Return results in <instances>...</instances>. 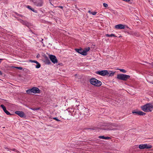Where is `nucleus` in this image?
I'll use <instances>...</instances> for the list:
<instances>
[{
	"mask_svg": "<svg viewBox=\"0 0 153 153\" xmlns=\"http://www.w3.org/2000/svg\"><path fill=\"white\" fill-rule=\"evenodd\" d=\"M141 109L144 112H151L153 110V105L151 103H147L141 106Z\"/></svg>",
	"mask_w": 153,
	"mask_h": 153,
	"instance_id": "obj_1",
	"label": "nucleus"
},
{
	"mask_svg": "<svg viewBox=\"0 0 153 153\" xmlns=\"http://www.w3.org/2000/svg\"><path fill=\"white\" fill-rule=\"evenodd\" d=\"M114 72H113L111 71H108L106 70L98 71L96 72V73L97 74L102 76L106 75L109 76H112L114 75Z\"/></svg>",
	"mask_w": 153,
	"mask_h": 153,
	"instance_id": "obj_2",
	"label": "nucleus"
},
{
	"mask_svg": "<svg viewBox=\"0 0 153 153\" xmlns=\"http://www.w3.org/2000/svg\"><path fill=\"white\" fill-rule=\"evenodd\" d=\"M90 82L92 85L97 87L100 86L102 84L100 81L94 78L91 79H90Z\"/></svg>",
	"mask_w": 153,
	"mask_h": 153,
	"instance_id": "obj_3",
	"label": "nucleus"
},
{
	"mask_svg": "<svg viewBox=\"0 0 153 153\" xmlns=\"http://www.w3.org/2000/svg\"><path fill=\"white\" fill-rule=\"evenodd\" d=\"M117 78L121 80H126L130 77V76L124 74H119L117 75Z\"/></svg>",
	"mask_w": 153,
	"mask_h": 153,
	"instance_id": "obj_4",
	"label": "nucleus"
},
{
	"mask_svg": "<svg viewBox=\"0 0 153 153\" xmlns=\"http://www.w3.org/2000/svg\"><path fill=\"white\" fill-rule=\"evenodd\" d=\"M33 1L35 5L37 7H41L43 4L42 0H33Z\"/></svg>",
	"mask_w": 153,
	"mask_h": 153,
	"instance_id": "obj_5",
	"label": "nucleus"
},
{
	"mask_svg": "<svg viewBox=\"0 0 153 153\" xmlns=\"http://www.w3.org/2000/svg\"><path fill=\"white\" fill-rule=\"evenodd\" d=\"M151 145L147 144H141L139 145V148L140 149H150L152 148Z\"/></svg>",
	"mask_w": 153,
	"mask_h": 153,
	"instance_id": "obj_6",
	"label": "nucleus"
},
{
	"mask_svg": "<svg viewBox=\"0 0 153 153\" xmlns=\"http://www.w3.org/2000/svg\"><path fill=\"white\" fill-rule=\"evenodd\" d=\"M49 57L51 62L54 64L57 63V60L55 56L53 55H50Z\"/></svg>",
	"mask_w": 153,
	"mask_h": 153,
	"instance_id": "obj_7",
	"label": "nucleus"
},
{
	"mask_svg": "<svg viewBox=\"0 0 153 153\" xmlns=\"http://www.w3.org/2000/svg\"><path fill=\"white\" fill-rule=\"evenodd\" d=\"M114 27L116 29H123L125 28V25L121 24H118L115 25Z\"/></svg>",
	"mask_w": 153,
	"mask_h": 153,
	"instance_id": "obj_8",
	"label": "nucleus"
},
{
	"mask_svg": "<svg viewBox=\"0 0 153 153\" xmlns=\"http://www.w3.org/2000/svg\"><path fill=\"white\" fill-rule=\"evenodd\" d=\"M31 90L32 93L34 94L38 93L39 92V90L37 88L33 87L31 89Z\"/></svg>",
	"mask_w": 153,
	"mask_h": 153,
	"instance_id": "obj_9",
	"label": "nucleus"
},
{
	"mask_svg": "<svg viewBox=\"0 0 153 153\" xmlns=\"http://www.w3.org/2000/svg\"><path fill=\"white\" fill-rule=\"evenodd\" d=\"M133 114H137L139 115H144L146 114V113L142 111H134L132 112Z\"/></svg>",
	"mask_w": 153,
	"mask_h": 153,
	"instance_id": "obj_10",
	"label": "nucleus"
},
{
	"mask_svg": "<svg viewBox=\"0 0 153 153\" xmlns=\"http://www.w3.org/2000/svg\"><path fill=\"white\" fill-rule=\"evenodd\" d=\"M16 114L18 115L21 117H23L24 115V113L22 111H17L15 112Z\"/></svg>",
	"mask_w": 153,
	"mask_h": 153,
	"instance_id": "obj_11",
	"label": "nucleus"
},
{
	"mask_svg": "<svg viewBox=\"0 0 153 153\" xmlns=\"http://www.w3.org/2000/svg\"><path fill=\"white\" fill-rule=\"evenodd\" d=\"M75 50L78 53L82 55H84V54H85V52H84L83 50L82 49H76Z\"/></svg>",
	"mask_w": 153,
	"mask_h": 153,
	"instance_id": "obj_12",
	"label": "nucleus"
},
{
	"mask_svg": "<svg viewBox=\"0 0 153 153\" xmlns=\"http://www.w3.org/2000/svg\"><path fill=\"white\" fill-rule=\"evenodd\" d=\"M98 138L100 139H102L105 140H108L110 139V137H105L104 136H100Z\"/></svg>",
	"mask_w": 153,
	"mask_h": 153,
	"instance_id": "obj_13",
	"label": "nucleus"
},
{
	"mask_svg": "<svg viewBox=\"0 0 153 153\" xmlns=\"http://www.w3.org/2000/svg\"><path fill=\"white\" fill-rule=\"evenodd\" d=\"M19 21L22 24L24 25H27L28 24V23L26 21H24L22 19H19Z\"/></svg>",
	"mask_w": 153,
	"mask_h": 153,
	"instance_id": "obj_14",
	"label": "nucleus"
},
{
	"mask_svg": "<svg viewBox=\"0 0 153 153\" xmlns=\"http://www.w3.org/2000/svg\"><path fill=\"white\" fill-rule=\"evenodd\" d=\"M90 49L89 47H88L85 48L84 50H83L84 52H85V54H84V55H86L87 54V53L88 51Z\"/></svg>",
	"mask_w": 153,
	"mask_h": 153,
	"instance_id": "obj_15",
	"label": "nucleus"
},
{
	"mask_svg": "<svg viewBox=\"0 0 153 153\" xmlns=\"http://www.w3.org/2000/svg\"><path fill=\"white\" fill-rule=\"evenodd\" d=\"M106 36L107 37H116V36L113 34H106Z\"/></svg>",
	"mask_w": 153,
	"mask_h": 153,
	"instance_id": "obj_16",
	"label": "nucleus"
},
{
	"mask_svg": "<svg viewBox=\"0 0 153 153\" xmlns=\"http://www.w3.org/2000/svg\"><path fill=\"white\" fill-rule=\"evenodd\" d=\"M5 149H6L8 151H10V152H11L10 150H12L13 151H14V152H19L16 149H10V150H9V149L7 148H6Z\"/></svg>",
	"mask_w": 153,
	"mask_h": 153,
	"instance_id": "obj_17",
	"label": "nucleus"
},
{
	"mask_svg": "<svg viewBox=\"0 0 153 153\" xmlns=\"http://www.w3.org/2000/svg\"><path fill=\"white\" fill-rule=\"evenodd\" d=\"M1 107L2 108L4 112H5L7 110L6 107L3 105H1Z\"/></svg>",
	"mask_w": 153,
	"mask_h": 153,
	"instance_id": "obj_18",
	"label": "nucleus"
},
{
	"mask_svg": "<svg viewBox=\"0 0 153 153\" xmlns=\"http://www.w3.org/2000/svg\"><path fill=\"white\" fill-rule=\"evenodd\" d=\"M37 65L36 66V68H40L41 65L38 62V63L36 64Z\"/></svg>",
	"mask_w": 153,
	"mask_h": 153,
	"instance_id": "obj_19",
	"label": "nucleus"
},
{
	"mask_svg": "<svg viewBox=\"0 0 153 153\" xmlns=\"http://www.w3.org/2000/svg\"><path fill=\"white\" fill-rule=\"evenodd\" d=\"M26 92L28 94H30L31 93H32V92L31 91V89L27 90L26 91Z\"/></svg>",
	"mask_w": 153,
	"mask_h": 153,
	"instance_id": "obj_20",
	"label": "nucleus"
},
{
	"mask_svg": "<svg viewBox=\"0 0 153 153\" xmlns=\"http://www.w3.org/2000/svg\"><path fill=\"white\" fill-rule=\"evenodd\" d=\"M119 70L121 72H122L123 73H126V71L123 69H119Z\"/></svg>",
	"mask_w": 153,
	"mask_h": 153,
	"instance_id": "obj_21",
	"label": "nucleus"
},
{
	"mask_svg": "<svg viewBox=\"0 0 153 153\" xmlns=\"http://www.w3.org/2000/svg\"><path fill=\"white\" fill-rule=\"evenodd\" d=\"M7 115H11V114L7 110H6L4 112Z\"/></svg>",
	"mask_w": 153,
	"mask_h": 153,
	"instance_id": "obj_22",
	"label": "nucleus"
},
{
	"mask_svg": "<svg viewBox=\"0 0 153 153\" xmlns=\"http://www.w3.org/2000/svg\"><path fill=\"white\" fill-rule=\"evenodd\" d=\"M69 110L71 109L70 110H69V112H71L74 111V109L73 108H69Z\"/></svg>",
	"mask_w": 153,
	"mask_h": 153,
	"instance_id": "obj_23",
	"label": "nucleus"
},
{
	"mask_svg": "<svg viewBox=\"0 0 153 153\" xmlns=\"http://www.w3.org/2000/svg\"><path fill=\"white\" fill-rule=\"evenodd\" d=\"M103 6L104 7H108V5L107 4L104 3H103Z\"/></svg>",
	"mask_w": 153,
	"mask_h": 153,
	"instance_id": "obj_24",
	"label": "nucleus"
},
{
	"mask_svg": "<svg viewBox=\"0 0 153 153\" xmlns=\"http://www.w3.org/2000/svg\"><path fill=\"white\" fill-rule=\"evenodd\" d=\"M26 7L28 9H29L30 10H32L31 9L32 8L30 6L27 5V6H26Z\"/></svg>",
	"mask_w": 153,
	"mask_h": 153,
	"instance_id": "obj_25",
	"label": "nucleus"
},
{
	"mask_svg": "<svg viewBox=\"0 0 153 153\" xmlns=\"http://www.w3.org/2000/svg\"><path fill=\"white\" fill-rule=\"evenodd\" d=\"M17 15L18 16H19L22 17L23 18H25V17L24 16H22V15L21 14H18V13L17 14Z\"/></svg>",
	"mask_w": 153,
	"mask_h": 153,
	"instance_id": "obj_26",
	"label": "nucleus"
},
{
	"mask_svg": "<svg viewBox=\"0 0 153 153\" xmlns=\"http://www.w3.org/2000/svg\"><path fill=\"white\" fill-rule=\"evenodd\" d=\"M14 68L20 70H22V68L21 67H14Z\"/></svg>",
	"mask_w": 153,
	"mask_h": 153,
	"instance_id": "obj_27",
	"label": "nucleus"
},
{
	"mask_svg": "<svg viewBox=\"0 0 153 153\" xmlns=\"http://www.w3.org/2000/svg\"><path fill=\"white\" fill-rule=\"evenodd\" d=\"M31 9V10L33 12L36 13H37V11L36 10H35L33 8H32Z\"/></svg>",
	"mask_w": 153,
	"mask_h": 153,
	"instance_id": "obj_28",
	"label": "nucleus"
},
{
	"mask_svg": "<svg viewBox=\"0 0 153 153\" xmlns=\"http://www.w3.org/2000/svg\"><path fill=\"white\" fill-rule=\"evenodd\" d=\"M97 13L95 12H92V13H91V14L93 15H95L97 14Z\"/></svg>",
	"mask_w": 153,
	"mask_h": 153,
	"instance_id": "obj_29",
	"label": "nucleus"
},
{
	"mask_svg": "<svg viewBox=\"0 0 153 153\" xmlns=\"http://www.w3.org/2000/svg\"><path fill=\"white\" fill-rule=\"evenodd\" d=\"M53 119H54L58 121H60L56 117L53 118Z\"/></svg>",
	"mask_w": 153,
	"mask_h": 153,
	"instance_id": "obj_30",
	"label": "nucleus"
},
{
	"mask_svg": "<svg viewBox=\"0 0 153 153\" xmlns=\"http://www.w3.org/2000/svg\"><path fill=\"white\" fill-rule=\"evenodd\" d=\"M31 62H32L36 63V64L38 63V62H37V61H35V60H32V61H31Z\"/></svg>",
	"mask_w": 153,
	"mask_h": 153,
	"instance_id": "obj_31",
	"label": "nucleus"
},
{
	"mask_svg": "<svg viewBox=\"0 0 153 153\" xmlns=\"http://www.w3.org/2000/svg\"><path fill=\"white\" fill-rule=\"evenodd\" d=\"M113 126H118V125L117 124H113Z\"/></svg>",
	"mask_w": 153,
	"mask_h": 153,
	"instance_id": "obj_32",
	"label": "nucleus"
},
{
	"mask_svg": "<svg viewBox=\"0 0 153 153\" xmlns=\"http://www.w3.org/2000/svg\"><path fill=\"white\" fill-rule=\"evenodd\" d=\"M113 129H114L113 128H108V130H113Z\"/></svg>",
	"mask_w": 153,
	"mask_h": 153,
	"instance_id": "obj_33",
	"label": "nucleus"
},
{
	"mask_svg": "<svg viewBox=\"0 0 153 153\" xmlns=\"http://www.w3.org/2000/svg\"><path fill=\"white\" fill-rule=\"evenodd\" d=\"M2 60V59H0V63L1 62Z\"/></svg>",
	"mask_w": 153,
	"mask_h": 153,
	"instance_id": "obj_34",
	"label": "nucleus"
},
{
	"mask_svg": "<svg viewBox=\"0 0 153 153\" xmlns=\"http://www.w3.org/2000/svg\"><path fill=\"white\" fill-rule=\"evenodd\" d=\"M88 13L91 14V13H92V12H91V11L90 10L88 11Z\"/></svg>",
	"mask_w": 153,
	"mask_h": 153,
	"instance_id": "obj_35",
	"label": "nucleus"
},
{
	"mask_svg": "<svg viewBox=\"0 0 153 153\" xmlns=\"http://www.w3.org/2000/svg\"><path fill=\"white\" fill-rule=\"evenodd\" d=\"M2 74V73L1 72V71H0V75H1Z\"/></svg>",
	"mask_w": 153,
	"mask_h": 153,
	"instance_id": "obj_36",
	"label": "nucleus"
},
{
	"mask_svg": "<svg viewBox=\"0 0 153 153\" xmlns=\"http://www.w3.org/2000/svg\"><path fill=\"white\" fill-rule=\"evenodd\" d=\"M43 39H42V41H41V42H42V43H43L42 41H43Z\"/></svg>",
	"mask_w": 153,
	"mask_h": 153,
	"instance_id": "obj_37",
	"label": "nucleus"
},
{
	"mask_svg": "<svg viewBox=\"0 0 153 153\" xmlns=\"http://www.w3.org/2000/svg\"><path fill=\"white\" fill-rule=\"evenodd\" d=\"M74 100H75V101H76V102H77V100L76 99H74Z\"/></svg>",
	"mask_w": 153,
	"mask_h": 153,
	"instance_id": "obj_38",
	"label": "nucleus"
},
{
	"mask_svg": "<svg viewBox=\"0 0 153 153\" xmlns=\"http://www.w3.org/2000/svg\"><path fill=\"white\" fill-rule=\"evenodd\" d=\"M59 7L61 8H62V6H61V7Z\"/></svg>",
	"mask_w": 153,
	"mask_h": 153,
	"instance_id": "obj_39",
	"label": "nucleus"
}]
</instances>
